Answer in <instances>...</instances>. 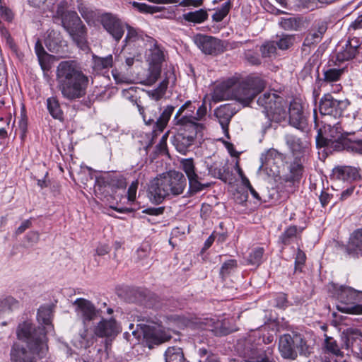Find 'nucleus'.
I'll list each match as a JSON object with an SVG mask.
<instances>
[{
  "label": "nucleus",
  "instance_id": "obj_58",
  "mask_svg": "<svg viewBox=\"0 0 362 362\" xmlns=\"http://www.w3.org/2000/svg\"><path fill=\"white\" fill-rule=\"evenodd\" d=\"M306 259V256L304 252L300 248H298L295 259V268L296 270H301L302 266L304 265Z\"/></svg>",
  "mask_w": 362,
  "mask_h": 362
},
{
  "label": "nucleus",
  "instance_id": "obj_44",
  "mask_svg": "<svg viewBox=\"0 0 362 362\" xmlns=\"http://www.w3.org/2000/svg\"><path fill=\"white\" fill-rule=\"evenodd\" d=\"M262 57L263 58H274L277 55V49L275 41H267L264 42L259 48Z\"/></svg>",
  "mask_w": 362,
  "mask_h": 362
},
{
  "label": "nucleus",
  "instance_id": "obj_17",
  "mask_svg": "<svg viewBox=\"0 0 362 362\" xmlns=\"http://www.w3.org/2000/svg\"><path fill=\"white\" fill-rule=\"evenodd\" d=\"M197 46L205 54H216L223 52L221 40L205 35H197L194 37Z\"/></svg>",
  "mask_w": 362,
  "mask_h": 362
},
{
  "label": "nucleus",
  "instance_id": "obj_4",
  "mask_svg": "<svg viewBox=\"0 0 362 362\" xmlns=\"http://www.w3.org/2000/svg\"><path fill=\"white\" fill-rule=\"evenodd\" d=\"M16 336L19 340L27 343L31 356L35 354L39 358H43L48 354L47 337L45 328L35 327L31 321L26 320L20 323L16 329Z\"/></svg>",
  "mask_w": 362,
  "mask_h": 362
},
{
  "label": "nucleus",
  "instance_id": "obj_39",
  "mask_svg": "<svg viewBox=\"0 0 362 362\" xmlns=\"http://www.w3.org/2000/svg\"><path fill=\"white\" fill-rule=\"evenodd\" d=\"M208 18V13L206 10L199 9L195 11H191L182 15V18L188 22L193 23H202Z\"/></svg>",
  "mask_w": 362,
  "mask_h": 362
},
{
  "label": "nucleus",
  "instance_id": "obj_26",
  "mask_svg": "<svg viewBox=\"0 0 362 362\" xmlns=\"http://www.w3.org/2000/svg\"><path fill=\"white\" fill-rule=\"evenodd\" d=\"M278 100L279 101L273 107V109L265 115V117L267 119L266 123L267 128L271 127V122L273 121L278 123L285 120L286 118V103L282 98H279Z\"/></svg>",
  "mask_w": 362,
  "mask_h": 362
},
{
  "label": "nucleus",
  "instance_id": "obj_29",
  "mask_svg": "<svg viewBox=\"0 0 362 362\" xmlns=\"http://www.w3.org/2000/svg\"><path fill=\"white\" fill-rule=\"evenodd\" d=\"M358 176V170L351 166H339L332 170V177L335 180L349 181L356 180Z\"/></svg>",
  "mask_w": 362,
  "mask_h": 362
},
{
  "label": "nucleus",
  "instance_id": "obj_11",
  "mask_svg": "<svg viewBox=\"0 0 362 362\" xmlns=\"http://www.w3.org/2000/svg\"><path fill=\"white\" fill-rule=\"evenodd\" d=\"M132 92H135V90L133 87H131L128 90H123V95L132 102L134 104H136L139 113L143 115L144 120L146 122L147 124H151L154 123L153 132L156 133L157 132H162L165 128L166 127L173 112L175 110L174 106L168 105L162 112L160 117L157 119V120L154 122V119L152 118H149L148 120L146 119V115H144V107H141L136 100V96L132 94Z\"/></svg>",
  "mask_w": 362,
  "mask_h": 362
},
{
  "label": "nucleus",
  "instance_id": "obj_51",
  "mask_svg": "<svg viewBox=\"0 0 362 362\" xmlns=\"http://www.w3.org/2000/svg\"><path fill=\"white\" fill-rule=\"evenodd\" d=\"M264 251V248L261 247L255 248L249 255V263L253 265H259L262 262Z\"/></svg>",
  "mask_w": 362,
  "mask_h": 362
},
{
  "label": "nucleus",
  "instance_id": "obj_34",
  "mask_svg": "<svg viewBox=\"0 0 362 362\" xmlns=\"http://www.w3.org/2000/svg\"><path fill=\"white\" fill-rule=\"evenodd\" d=\"M173 77V74L170 72L169 76L166 75L165 78L160 82L158 88L148 90L147 94L149 98L156 101L160 100L165 94L170 78Z\"/></svg>",
  "mask_w": 362,
  "mask_h": 362
},
{
  "label": "nucleus",
  "instance_id": "obj_30",
  "mask_svg": "<svg viewBox=\"0 0 362 362\" xmlns=\"http://www.w3.org/2000/svg\"><path fill=\"white\" fill-rule=\"evenodd\" d=\"M11 360L12 362H36L27 349L18 343H14L11 347Z\"/></svg>",
  "mask_w": 362,
  "mask_h": 362
},
{
  "label": "nucleus",
  "instance_id": "obj_36",
  "mask_svg": "<svg viewBox=\"0 0 362 362\" xmlns=\"http://www.w3.org/2000/svg\"><path fill=\"white\" fill-rule=\"evenodd\" d=\"M248 362H275L273 358V349L267 347L265 350L252 352Z\"/></svg>",
  "mask_w": 362,
  "mask_h": 362
},
{
  "label": "nucleus",
  "instance_id": "obj_63",
  "mask_svg": "<svg viewBox=\"0 0 362 362\" xmlns=\"http://www.w3.org/2000/svg\"><path fill=\"white\" fill-rule=\"evenodd\" d=\"M207 112L206 106L205 104H202L197 110V116L194 117L192 115V119L197 122V121L201 120L202 118H204Z\"/></svg>",
  "mask_w": 362,
  "mask_h": 362
},
{
  "label": "nucleus",
  "instance_id": "obj_13",
  "mask_svg": "<svg viewBox=\"0 0 362 362\" xmlns=\"http://www.w3.org/2000/svg\"><path fill=\"white\" fill-rule=\"evenodd\" d=\"M180 168L185 172L188 181L189 189L191 193L195 194L209 187V184L200 182V178L196 173L195 165L192 158H182L180 160Z\"/></svg>",
  "mask_w": 362,
  "mask_h": 362
},
{
  "label": "nucleus",
  "instance_id": "obj_9",
  "mask_svg": "<svg viewBox=\"0 0 362 362\" xmlns=\"http://www.w3.org/2000/svg\"><path fill=\"white\" fill-rule=\"evenodd\" d=\"M193 126L173 128L177 132L173 136V144L177 151L181 153H186L187 148L194 143L198 134H201L204 129V124L201 123L194 124Z\"/></svg>",
  "mask_w": 362,
  "mask_h": 362
},
{
  "label": "nucleus",
  "instance_id": "obj_7",
  "mask_svg": "<svg viewBox=\"0 0 362 362\" xmlns=\"http://www.w3.org/2000/svg\"><path fill=\"white\" fill-rule=\"evenodd\" d=\"M334 296L339 300L337 308L339 311L349 314H362V291L351 287L340 286L334 288Z\"/></svg>",
  "mask_w": 362,
  "mask_h": 362
},
{
  "label": "nucleus",
  "instance_id": "obj_3",
  "mask_svg": "<svg viewBox=\"0 0 362 362\" xmlns=\"http://www.w3.org/2000/svg\"><path fill=\"white\" fill-rule=\"evenodd\" d=\"M187 179L178 171L170 170L153 179L149 185L148 196L150 201L159 204L167 197H177L184 192Z\"/></svg>",
  "mask_w": 362,
  "mask_h": 362
},
{
  "label": "nucleus",
  "instance_id": "obj_25",
  "mask_svg": "<svg viewBox=\"0 0 362 362\" xmlns=\"http://www.w3.org/2000/svg\"><path fill=\"white\" fill-rule=\"evenodd\" d=\"M236 111L230 104H225L216 108L214 115L218 120L224 134L228 135V125Z\"/></svg>",
  "mask_w": 362,
  "mask_h": 362
},
{
  "label": "nucleus",
  "instance_id": "obj_10",
  "mask_svg": "<svg viewBox=\"0 0 362 362\" xmlns=\"http://www.w3.org/2000/svg\"><path fill=\"white\" fill-rule=\"evenodd\" d=\"M349 104V101L346 98L337 99L331 94H325L321 98L319 105L322 119L329 120L330 118L337 120L341 116Z\"/></svg>",
  "mask_w": 362,
  "mask_h": 362
},
{
  "label": "nucleus",
  "instance_id": "obj_49",
  "mask_svg": "<svg viewBox=\"0 0 362 362\" xmlns=\"http://www.w3.org/2000/svg\"><path fill=\"white\" fill-rule=\"evenodd\" d=\"M163 52L159 47H158L157 46H154L153 48L150 49V54L148 57L150 64L161 65V63L163 61Z\"/></svg>",
  "mask_w": 362,
  "mask_h": 362
},
{
  "label": "nucleus",
  "instance_id": "obj_2",
  "mask_svg": "<svg viewBox=\"0 0 362 362\" xmlns=\"http://www.w3.org/2000/svg\"><path fill=\"white\" fill-rule=\"evenodd\" d=\"M57 88L69 100L83 98L86 94L88 78L74 61L61 62L57 67Z\"/></svg>",
  "mask_w": 362,
  "mask_h": 362
},
{
  "label": "nucleus",
  "instance_id": "obj_54",
  "mask_svg": "<svg viewBox=\"0 0 362 362\" xmlns=\"http://www.w3.org/2000/svg\"><path fill=\"white\" fill-rule=\"evenodd\" d=\"M237 267L235 259H229L224 262L221 268V274L224 276L229 274Z\"/></svg>",
  "mask_w": 362,
  "mask_h": 362
},
{
  "label": "nucleus",
  "instance_id": "obj_53",
  "mask_svg": "<svg viewBox=\"0 0 362 362\" xmlns=\"http://www.w3.org/2000/svg\"><path fill=\"white\" fill-rule=\"evenodd\" d=\"M163 3L166 4H174V3H178L179 5L182 6H194L198 7L202 5L203 0H182L181 1H179L178 0H163L162 1Z\"/></svg>",
  "mask_w": 362,
  "mask_h": 362
},
{
  "label": "nucleus",
  "instance_id": "obj_56",
  "mask_svg": "<svg viewBox=\"0 0 362 362\" xmlns=\"http://www.w3.org/2000/svg\"><path fill=\"white\" fill-rule=\"evenodd\" d=\"M199 352L201 357L199 362H218L217 357L212 354H209L206 349H200Z\"/></svg>",
  "mask_w": 362,
  "mask_h": 362
},
{
  "label": "nucleus",
  "instance_id": "obj_37",
  "mask_svg": "<svg viewBox=\"0 0 362 362\" xmlns=\"http://www.w3.org/2000/svg\"><path fill=\"white\" fill-rule=\"evenodd\" d=\"M18 305L19 302L11 296L0 299V319L4 317L6 314L16 309Z\"/></svg>",
  "mask_w": 362,
  "mask_h": 362
},
{
  "label": "nucleus",
  "instance_id": "obj_8",
  "mask_svg": "<svg viewBox=\"0 0 362 362\" xmlns=\"http://www.w3.org/2000/svg\"><path fill=\"white\" fill-rule=\"evenodd\" d=\"M73 305L76 317L81 321L83 328V332L80 333L81 337L86 339L88 332L93 327L98 311L93 303L85 298H76Z\"/></svg>",
  "mask_w": 362,
  "mask_h": 362
},
{
  "label": "nucleus",
  "instance_id": "obj_15",
  "mask_svg": "<svg viewBox=\"0 0 362 362\" xmlns=\"http://www.w3.org/2000/svg\"><path fill=\"white\" fill-rule=\"evenodd\" d=\"M300 341V335L295 334L291 336L285 334L281 336L279 341V350L281 356L284 358L294 360L298 356L296 342Z\"/></svg>",
  "mask_w": 362,
  "mask_h": 362
},
{
  "label": "nucleus",
  "instance_id": "obj_27",
  "mask_svg": "<svg viewBox=\"0 0 362 362\" xmlns=\"http://www.w3.org/2000/svg\"><path fill=\"white\" fill-rule=\"evenodd\" d=\"M346 71V66L344 64L329 62L328 66L323 70V81L327 83L337 82L341 76Z\"/></svg>",
  "mask_w": 362,
  "mask_h": 362
},
{
  "label": "nucleus",
  "instance_id": "obj_19",
  "mask_svg": "<svg viewBox=\"0 0 362 362\" xmlns=\"http://www.w3.org/2000/svg\"><path fill=\"white\" fill-rule=\"evenodd\" d=\"M343 250L349 258L356 259L362 257V228L356 229L351 233Z\"/></svg>",
  "mask_w": 362,
  "mask_h": 362
},
{
  "label": "nucleus",
  "instance_id": "obj_52",
  "mask_svg": "<svg viewBox=\"0 0 362 362\" xmlns=\"http://www.w3.org/2000/svg\"><path fill=\"white\" fill-rule=\"evenodd\" d=\"M78 10L80 12L81 16L84 18V20L90 23L94 21V19L96 16L95 11H92L89 8L86 7L83 4H80L78 6Z\"/></svg>",
  "mask_w": 362,
  "mask_h": 362
},
{
  "label": "nucleus",
  "instance_id": "obj_31",
  "mask_svg": "<svg viewBox=\"0 0 362 362\" xmlns=\"http://www.w3.org/2000/svg\"><path fill=\"white\" fill-rule=\"evenodd\" d=\"M303 228H297L296 226H291L287 228L279 237V242L284 245H288L298 240H300V234Z\"/></svg>",
  "mask_w": 362,
  "mask_h": 362
},
{
  "label": "nucleus",
  "instance_id": "obj_16",
  "mask_svg": "<svg viewBox=\"0 0 362 362\" xmlns=\"http://www.w3.org/2000/svg\"><path fill=\"white\" fill-rule=\"evenodd\" d=\"M90 331L98 337H112L121 332V327L113 317L110 319L103 317L96 325H93V327Z\"/></svg>",
  "mask_w": 362,
  "mask_h": 362
},
{
  "label": "nucleus",
  "instance_id": "obj_28",
  "mask_svg": "<svg viewBox=\"0 0 362 362\" xmlns=\"http://www.w3.org/2000/svg\"><path fill=\"white\" fill-rule=\"evenodd\" d=\"M327 26L326 23H319L315 28L312 29L309 33H308L303 41V45L311 47L319 43L323 35L327 31Z\"/></svg>",
  "mask_w": 362,
  "mask_h": 362
},
{
  "label": "nucleus",
  "instance_id": "obj_62",
  "mask_svg": "<svg viewBox=\"0 0 362 362\" xmlns=\"http://www.w3.org/2000/svg\"><path fill=\"white\" fill-rule=\"evenodd\" d=\"M137 187H138V181L137 180L132 182V183L129 187L128 192H127L129 201H130V202L134 201V199L136 198Z\"/></svg>",
  "mask_w": 362,
  "mask_h": 362
},
{
  "label": "nucleus",
  "instance_id": "obj_32",
  "mask_svg": "<svg viewBox=\"0 0 362 362\" xmlns=\"http://www.w3.org/2000/svg\"><path fill=\"white\" fill-rule=\"evenodd\" d=\"M206 320V324L209 329L217 336L226 335L231 332L225 320H219L211 318Z\"/></svg>",
  "mask_w": 362,
  "mask_h": 362
},
{
  "label": "nucleus",
  "instance_id": "obj_61",
  "mask_svg": "<svg viewBox=\"0 0 362 362\" xmlns=\"http://www.w3.org/2000/svg\"><path fill=\"white\" fill-rule=\"evenodd\" d=\"M35 53L38 57V59H39L40 62L41 63L44 60V58H45V55L47 54V53L45 51L44 47H42L41 42L39 40H37L35 43Z\"/></svg>",
  "mask_w": 362,
  "mask_h": 362
},
{
  "label": "nucleus",
  "instance_id": "obj_50",
  "mask_svg": "<svg viewBox=\"0 0 362 362\" xmlns=\"http://www.w3.org/2000/svg\"><path fill=\"white\" fill-rule=\"evenodd\" d=\"M125 28H127V33L124 42V47H127L130 43L138 41L141 36L135 28L129 25L128 24H126Z\"/></svg>",
  "mask_w": 362,
  "mask_h": 362
},
{
  "label": "nucleus",
  "instance_id": "obj_59",
  "mask_svg": "<svg viewBox=\"0 0 362 362\" xmlns=\"http://www.w3.org/2000/svg\"><path fill=\"white\" fill-rule=\"evenodd\" d=\"M26 242L29 246H32L38 243L40 240V234L36 231L29 232L25 237Z\"/></svg>",
  "mask_w": 362,
  "mask_h": 362
},
{
  "label": "nucleus",
  "instance_id": "obj_22",
  "mask_svg": "<svg viewBox=\"0 0 362 362\" xmlns=\"http://www.w3.org/2000/svg\"><path fill=\"white\" fill-rule=\"evenodd\" d=\"M194 110L195 107L192 105L191 101H187L182 105L174 116L173 122L175 127H194L193 124L197 123L192 118V114Z\"/></svg>",
  "mask_w": 362,
  "mask_h": 362
},
{
  "label": "nucleus",
  "instance_id": "obj_38",
  "mask_svg": "<svg viewBox=\"0 0 362 362\" xmlns=\"http://www.w3.org/2000/svg\"><path fill=\"white\" fill-rule=\"evenodd\" d=\"M165 362H187L183 351L177 346L168 348L165 353Z\"/></svg>",
  "mask_w": 362,
  "mask_h": 362
},
{
  "label": "nucleus",
  "instance_id": "obj_60",
  "mask_svg": "<svg viewBox=\"0 0 362 362\" xmlns=\"http://www.w3.org/2000/svg\"><path fill=\"white\" fill-rule=\"evenodd\" d=\"M0 15L6 21H11L13 18V12L3 4L0 6Z\"/></svg>",
  "mask_w": 362,
  "mask_h": 362
},
{
  "label": "nucleus",
  "instance_id": "obj_18",
  "mask_svg": "<svg viewBox=\"0 0 362 362\" xmlns=\"http://www.w3.org/2000/svg\"><path fill=\"white\" fill-rule=\"evenodd\" d=\"M235 77L233 76L217 84L212 93L211 98L214 102L234 99V87Z\"/></svg>",
  "mask_w": 362,
  "mask_h": 362
},
{
  "label": "nucleus",
  "instance_id": "obj_21",
  "mask_svg": "<svg viewBox=\"0 0 362 362\" xmlns=\"http://www.w3.org/2000/svg\"><path fill=\"white\" fill-rule=\"evenodd\" d=\"M194 110L195 107L192 105L191 101H187L182 105L174 116L173 122L175 127H194L193 124L197 123L192 118V114Z\"/></svg>",
  "mask_w": 362,
  "mask_h": 362
},
{
  "label": "nucleus",
  "instance_id": "obj_47",
  "mask_svg": "<svg viewBox=\"0 0 362 362\" xmlns=\"http://www.w3.org/2000/svg\"><path fill=\"white\" fill-rule=\"evenodd\" d=\"M113 64V57L112 54H109L105 57H93L94 69L102 70L112 67Z\"/></svg>",
  "mask_w": 362,
  "mask_h": 362
},
{
  "label": "nucleus",
  "instance_id": "obj_6",
  "mask_svg": "<svg viewBox=\"0 0 362 362\" xmlns=\"http://www.w3.org/2000/svg\"><path fill=\"white\" fill-rule=\"evenodd\" d=\"M235 77L234 99L245 106L248 105L253 99L265 88V82L259 77H249L245 79Z\"/></svg>",
  "mask_w": 362,
  "mask_h": 362
},
{
  "label": "nucleus",
  "instance_id": "obj_20",
  "mask_svg": "<svg viewBox=\"0 0 362 362\" xmlns=\"http://www.w3.org/2000/svg\"><path fill=\"white\" fill-rule=\"evenodd\" d=\"M282 160V155L279 153L276 149L270 148L265 153L261 156L262 165L259 168V171L267 170L269 168V173L267 174L269 176H276L279 173V170L276 164Z\"/></svg>",
  "mask_w": 362,
  "mask_h": 362
},
{
  "label": "nucleus",
  "instance_id": "obj_48",
  "mask_svg": "<svg viewBox=\"0 0 362 362\" xmlns=\"http://www.w3.org/2000/svg\"><path fill=\"white\" fill-rule=\"evenodd\" d=\"M51 309L47 306H41L37 311V318L39 322L49 326L51 322Z\"/></svg>",
  "mask_w": 362,
  "mask_h": 362
},
{
  "label": "nucleus",
  "instance_id": "obj_14",
  "mask_svg": "<svg viewBox=\"0 0 362 362\" xmlns=\"http://www.w3.org/2000/svg\"><path fill=\"white\" fill-rule=\"evenodd\" d=\"M360 45L361 42L358 37L349 39L344 45H340L336 49V52L332 55L331 62L335 61L343 64L344 62L352 59L358 52Z\"/></svg>",
  "mask_w": 362,
  "mask_h": 362
},
{
  "label": "nucleus",
  "instance_id": "obj_12",
  "mask_svg": "<svg viewBox=\"0 0 362 362\" xmlns=\"http://www.w3.org/2000/svg\"><path fill=\"white\" fill-rule=\"evenodd\" d=\"M100 18L103 28L117 42H119L124 35L127 23H124L117 16L111 13H104Z\"/></svg>",
  "mask_w": 362,
  "mask_h": 362
},
{
  "label": "nucleus",
  "instance_id": "obj_45",
  "mask_svg": "<svg viewBox=\"0 0 362 362\" xmlns=\"http://www.w3.org/2000/svg\"><path fill=\"white\" fill-rule=\"evenodd\" d=\"M161 72V65L159 64H150L148 69V75L144 81L143 83L148 86H151L158 80Z\"/></svg>",
  "mask_w": 362,
  "mask_h": 362
},
{
  "label": "nucleus",
  "instance_id": "obj_43",
  "mask_svg": "<svg viewBox=\"0 0 362 362\" xmlns=\"http://www.w3.org/2000/svg\"><path fill=\"white\" fill-rule=\"evenodd\" d=\"M290 173L287 180L290 182L299 181L301 178L303 167L298 160H294L289 167Z\"/></svg>",
  "mask_w": 362,
  "mask_h": 362
},
{
  "label": "nucleus",
  "instance_id": "obj_40",
  "mask_svg": "<svg viewBox=\"0 0 362 362\" xmlns=\"http://www.w3.org/2000/svg\"><path fill=\"white\" fill-rule=\"evenodd\" d=\"M325 347L328 354H332L335 356L342 357L344 356L343 352L341 351L343 345H340L333 337H326L325 340Z\"/></svg>",
  "mask_w": 362,
  "mask_h": 362
},
{
  "label": "nucleus",
  "instance_id": "obj_35",
  "mask_svg": "<svg viewBox=\"0 0 362 362\" xmlns=\"http://www.w3.org/2000/svg\"><path fill=\"white\" fill-rule=\"evenodd\" d=\"M62 42V37L58 31L50 30L47 31L45 43L47 48L52 52H57L59 49V44Z\"/></svg>",
  "mask_w": 362,
  "mask_h": 362
},
{
  "label": "nucleus",
  "instance_id": "obj_57",
  "mask_svg": "<svg viewBox=\"0 0 362 362\" xmlns=\"http://www.w3.org/2000/svg\"><path fill=\"white\" fill-rule=\"evenodd\" d=\"M245 59L251 64L252 65H259L261 64V60L259 58L258 54L252 51V50H247L245 52Z\"/></svg>",
  "mask_w": 362,
  "mask_h": 362
},
{
  "label": "nucleus",
  "instance_id": "obj_5",
  "mask_svg": "<svg viewBox=\"0 0 362 362\" xmlns=\"http://www.w3.org/2000/svg\"><path fill=\"white\" fill-rule=\"evenodd\" d=\"M68 3L62 1L57 5L56 16L61 18L63 28L72 40L78 45L83 46L86 42V28L76 11H67Z\"/></svg>",
  "mask_w": 362,
  "mask_h": 362
},
{
  "label": "nucleus",
  "instance_id": "obj_1",
  "mask_svg": "<svg viewBox=\"0 0 362 362\" xmlns=\"http://www.w3.org/2000/svg\"><path fill=\"white\" fill-rule=\"evenodd\" d=\"M322 127L318 130L316 143L318 146H325L329 150L341 151L346 149L362 154V121L354 118L357 124L355 130L344 131L339 122L332 119H322Z\"/></svg>",
  "mask_w": 362,
  "mask_h": 362
},
{
  "label": "nucleus",
  "instance_id": "obj_41",
  "mask_svg": "<svg viewBox=\"0 0 362 362\" xmlns=\"http://www.w3.org/2000/svg\"><path fill=\"white\" fill-rule=\"evenodd\" d=\"M47 107L49 112L53 118L62 120L63 119V112L61 110L59 103L57 98L50 97L47 100Z\"/></svg>",
  "mask_w": 362,
  "mask_h": 362
},
{
  "label": "nucleus",
  "instance_id": "obj_55",
  "mask_svg": "<svg viewBox=\"0 0 362 362\" xmlns=\"http://www.w3.org/2000/svg\"><path fill=\"white\" fill-rule=\"evenodd\" d=\"M296 347L300 354L304 356H308L312 352V348L307 344L306 341L300 336V341L296 342Z\"/></svg>",
  "mask_w": 362,
  "mask_h": 362
},
{
  "label": "nucleus",
  "instance_id": "obj_46",
  "mask_svg": "<svg viewBox=\"0 0 362 362\" xmlns=\"http://www.w3.org/2000/svg\"><path fill=\"white\" fill-rule=\"evenodd\" d=\"M295 40L293 35L283 34L278 40L275 41V44L279 49L286 50L293 45Z\"/></svg>",
  "mask_w": 362,
  "mask_h": 362
},
{
  "label": "nucleus",
  "instance_id": "obj_23",
  "mask_svg": "<svg viewBox=\"0 0 362 362\" xmlns=\"http://www.w3.org/2000/svg\"><path fill=\"white\" fill-rule=\"evenodd\" d=\"M289 119L288 122L292 127L303 130L306 124V117L303 110L301 103L293 100L290 103L288 109Z\"/></svg>",
  "mask_w": 362,
  "mask_h": 362
},
{
  "label": "nucleus",
  "instance_id": "obj_33",
  "mask_svg": "<svg viewBox=\"0 0 362 362\" xmlns=\"http://www.w3.org/2000/svg\"><path fill=\"white\" fill-rule=\"evenodd\" d=\"M280 97L273 93H265L262 96L259 97L257 104L263 107V112L264 115L271 110L279 101Z\"/></svg>",
  "mask_w": 362,
  "mask_h": 362
},
{
  "label": "nucleus",
  "instance_id": "obj_64",
  "mask_svg": "<svg viewBox=\"0 0 362 362\" xmlns=\"http://www.w3.org/2000/svg\"><path fill=\"white\" fill-rule=\"evenodd\" d=\"M280 25L285 30H291L296 25V21L293 18L281 19Z\"/></svg>",
  "mask_w": 362,
  "mask_h": 362
},
{
  "label": "nucleus",
  "instance_id": "obj_42",
  "mask_svg": "<svg viewBox=\"0 0 362 362\" xmlns=\"http://www.w3.org/2000/svg\"><path fill=\"white\" fill-rule=\"evenodd\" d=\"M207 169L209 174L212 177L226 182L227 178L225 175L226 169L223 166L222 163L216 161L211 165L207 164Z\"/></svg>",
  "mask_w": 362,
  "mask_h": 362
},
{
  "label": "nucleus",
  "instance_id": "obj_24",
  "mask_svg": "<svg viewBox=\"0 0 362 362\" xmlns=\"http://www.w3.org/2000/svg\"><path fill=\"white\" fill-rule=\"evenodd\" d=\"M342 338H344V345L346 349H351L354 353L361 351L362 333L356 328H347L342 332Z\"/></svg>",
  "mask_w": 362,
  "mask_h": 362
}]
</instances>
